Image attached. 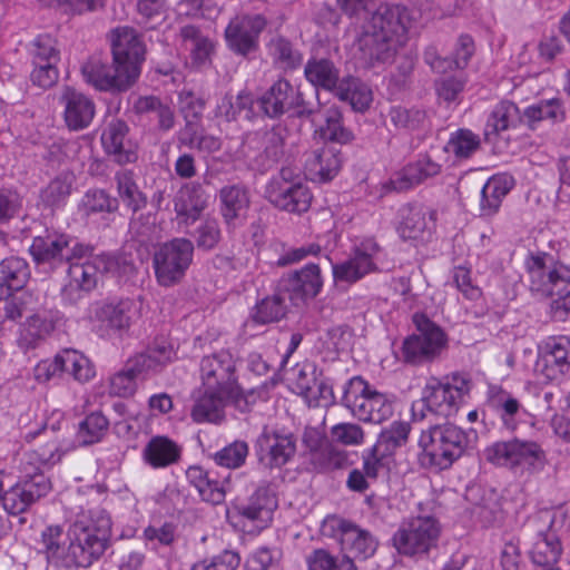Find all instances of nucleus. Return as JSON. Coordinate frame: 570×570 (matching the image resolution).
I'll return each instance as SVG.
<instances>
[{
	"instance_id": "c85d7f7f",
	"label": "nucleus",
	"mask_w": 570,
	"mask_h": 570,
	"mask_svg": "<svg viewBox=\"0 0 570 570\" xmlns=\"http://www.w3.org/2000/svg\"><path fill=\"white\" fill-rule=\"evenodd\" d=\"M208 202L209 195L199 183H186L174 197V210L185 223H195Z\"/></svg>"
},
{
	"instance_id": "a18cd8bd",
	"label": "nucleus",
	"mask_w": 570,
	"mask_h": 570,
	"mask_svg": "<svg viewBox=\"0 0 570 570\" xmlns=\"http://www.w3.org/2000/svg\"><path fill=\"white\" fill-rule=\"evenodd\" d=\"M335 96L343 101H348L353 109L357 111L368 109L373 100L372 90L356 78L342 79L336 88Z\"/></svg>"
},
{
	"instance_id": "c756f323",
	"label": "nucleus",
	"mask_w": 570,
	"mask_h": 570,
	"mask_svg": "<svg viewBox=\"0 0 570 570\" xmlns=\"http://www.w3.org/2000/svg\"><path fill=\"white\" fill-rule=\"evenodd\" d=\"M128 126L120 119L110 121L101 135V142L107 154L111 155L118 164H128L136 160L134 144L128 139Z\"/></svg>"
},
{
	"instance_id": "9b49d317",
	"label": "nucleus",
	"mask_w": 570,
	"mask_h": 570,
	"mask_svg": "<svg viewBox=\"0 0 570 570\" xmlns=\"http://www.w3.org/2000/svg\"><path fill=\"white\" fill-rule=\"evenodd\" d=\"M416 333L404 340L402 356L406 363L421 364L433 360L446 345L443 330L423 314H415Z\"/></svg>"
},
{
	"instance_id": "5701e85b",
	"label": "nucleus",
	"mask_w": 570,
	"mask_h": 570,
	"mask_svg": "<svg viewBox=\"0 0 570 570\" xmlns=\"http://www.w3.org/2000/svg\"><path fill=\"white\" fill-rule=\"evenodd\" d=\"M81 72L87 83L101 91H125L134 85L114 62L112 66H108L100 60L91 59L82 65Z\"/></svg>"
},
{
	"instance_id": "8fccbe9b",
	"label": "nucleus",
	"mask_w": 570,
	"mask_h": 570,
	"mask_svg": "<svg viewBox=\"0 0 570 570\" xmlns=\"http://www.w3.org/2000/svg\"><path fill=\"white\" fill-rule=\"evenodd\" d=\"M268 53L275 67L294 70L302 65L303 56L291 41L283 37L274 38L268 43Z\"/></svg>"
},
{
	"instance_id": "20e7f679",
	"label": "nucleus",
	"mask_w": 570,
	"mask_h": 570,
	"mask_svg": "<svg viewBox=\"0 0 570 570\" xmlns=\"http://www.w3.org/2000/svg\"><path fill=\"white\" fill-rule=\"evenodd\" d=\"M421 461L436 471L448 470L468 446V435L459 426L445 423L423 430L419 440Z\"/></svg>"
},
{
	"instance_id": "5fc2aeb1",
	"label": "nucleus",
	"mask_w": 570,
	"mask_h": 570,
	"mask_svg": "<svg viewBox=\"0 0 570 570\" xmlns=\"http://www.w3.org/2000/svg\"><path fill=\"white\" fill-rule=\"evenodd\" d=\"M108 426L109 421L101 412H92L79 423L77 440L81 445L97 443L106 434Z\"/></svg>"
},
{
	"instance_id": "1a4fd4ad",
	"label": "nucleus",
	"mask_w": 570,
	"mask_h": 570,
	"mask_svg": "<svg viewBox=\"0 0 570 570\" xmlns=\"http://www.w3.org/2000/svg\"><path fill=\"white\" fill-rule=\"evenodd\" d=\"M484 455L495 465L530 472L541 471L546 464V454L539 444L519 439L497 442L485 449Z\"/></svg>"
},
{
	"instance_id": "a211bd4d",
	"label": "nucleus",
	"mask_w": 570,
	"mask_h": 570,
	"mask_svg": "<svg viewBox=\"0 0 570 570\" xmlns=\"http://www.w3.org/2000/svg\"><path fill=\"white\" fill-rule=\"evenodd\" d=\"M267 21L262 14H242L234 17L225 29L228 48L239 56H248L258 48V38Z\"/></svg>"
},
{
	"instance_id": "69168bd1",
	"label": "nucleus",
	"mask_w": 570,
	"mask_h": 570,
	"mask_svg": "<svg viewBox=\"0 0 570 570\" xmlns=\"http://www.w3.org/2000/svg\"><path fill=\"white\" fill-rule=\"evenodd\" d=\"M332 440L347 446H358L363 444L365 433L361 425L345 422L333 425L330 430Z\"/></svg>"
},
{
	"instance_id": "680f3d73",
	"label": "nucleus",
	"mask_w": 570,
	"mask_h": 570,
	"mask_svg": "<svg viewBox=\"0 0 570 570\" xmlns=\"http://www.w3.org/2000/svg\"><path fill=\"white\" fill-rule=\"evenodd\" d=\"M248 455V445L245 441H235L213 455L214 462L223 468H240Z\"/></svg>"
},
{
	"instance_id": "412c9836",
	"label": "nucleus",
	"mask_w": 570,
	"mask_h": 570,
	"mask_svg": "<svg viewBox=\"0 0 570 570\" xmlns=\"http://www.w3.org/2000/svg\"><path fill=\"white\" fill-rule=\"evenodd\" d=\"M256 451L261 463L268 468H281L294 456L295 439L292 434L264 429L257 438Z\"/></svg>"
},
{
	"instance_id": "393cba45",
	"label": "nucleus",
	"mask_w": 570,
	"mask_h": 570,
	"mask_svg": "<svg viewBox=\"0 0 570 570\" xmlns=\"http://www.w3.org/2000/svg\"><path fill=\"white\" fill-rule=\"evenodd\" d=\"M539 519L547 525V529L538 530L530 550V557L534 564L543 568H556L562 546L559 537L552 530L553 518L549 512H543Z\"/></svg>"
},
{
	"instance_id": "6ab92c4d",
	"label": "nucleus",
	"mask_w": 570,
	"mask_h": 570,
	"mask_svg": "<svg viewBox=\"0 0 570 570\" xmlns=\"http://www.w3.org/2000/svg\"><path fill=\"white\" fill-rule=\"evenodd\" d=\"M535 371L546 382H558L570 371V338H547L535 364Z\"/></svg>"
},
{
	"instance_id": "9d476101",
	"label": "nucleus",
	"mask_w": 570,
	"mask_h": 570,
	"mask_svg": "<svg viewBox=\"0 0 570 570\" xmlns=\"http://www.w3.org/2000/svg\"><path fill=\"white\" fill-rule=\"evenodd\" d=\"M193 256L194 244L187 238H174L161 244L153 256L157 282L161 286L178 283L189 268Z\"/></svg>"
},
{
	"instance_id": "338daca9",
	"label": "nucleus",
	"mask_w": 570,
	"mask_h": 570,
	"mask_svg": "<svg viewBox=\"0 0 570 570\" xmlns=\"http://www.w3.org/2000/svg\"><path fill=\"white\" fill-rule=\"evenodd\" d=\"M72 178L70 175L56 177L42 190L41 198L49 206H56L65 202L71 193Z\"/></svg>"
},
{
	"instance_id": "2eb2a0df",
	"label": "nucleus",
	"mask_w": 570,
	"mask_h": 570,
	"mask_svg": "<svg viewBox=\"0 0 570 570\" xmlns=\"http://www.w3.org/2000/svg\"><path fill=\"white\" fill-rule=\"evenodd\" d=\"M203 389L219 390L225 394H240L236 376V361L227 350L205 355L199 365Z\"/></svg>"
},
{
	"instance_id": "cd10ccee",
	"label": "nucleus",
	"mask_w": 570,
	"mask_h": 570,
	"mask_svg": "<svg viewBox=\"0 0 570 570\" xmlns=\"http://www.w3.org/2000/svg\"><path fill=\"white\" fill-rule=\"evenodd\" d=\"M323 281L318 265L308 264L284 281L283 292L297 305L314 298L321 291Z\"/></svg>"
},
{
	"instance_id": "aec40b11",
	"label": "nucleus",
	"mask_w": 570,
	"mask_h": 570,
	"mask_svg": "<svg viewBox=\"0 0 570 570\" xmlns=\"http://www.w3.org/2000/svg\"><path fill=\"white\" fill-rule=\"evenodd\" d=\"M68 263V283L62 289V297L68 303L75 304L85 293H89L96 287L98 278L102 274L97 256H92V254L82 259L69 261Z\"/></svg>"
},
{
	"instance_id": "c03bdc74",
	"label": "nucleus",
	"mask_w": 570,
	"mask_h": 570,
	"mask_svg": "<svg viewBox=\"0 0 570 570\" xmlns=\"http://www.w3.org/2000/svg\"><path fill=\"white\" fill-rule=\"evenodd\" d=\"M305 77L314 86L336 94L338 87V70L328 59H312L305 66Z\"/></svg>"
},
{
	"instance_id": "49530a36",
	"label": "nucleus",
	"mask_w": 570,
	"mask_h": 570,
	"mask_svg": "<svg viewBox=\"0 0 570 570\" xmlns=\"http://www.w3.org/2000/svg\"><path fill=\"white\" fill-rule=\"evenodd\" d=\"M441 166L428 157L421 158L415 163L406 165L400 173L397 181H395L397 189H407L412 186L421 184L430 177H434L440 173Z\"/></svg>"
},
{
	"instance_id": "7ed1b4c3",
	"label": "nucleus",
	"mask_w": 570,
	"mask_h": 570,
	"mask_svg": "<svg viewBox=\"0 0 570 570\" xmlns=\"http://www.w3.org/2000/svg\"><path fill=\"white\" fill-rule=\"evenodd\" d=\"M524 265L530 291L542 297H552V318L564 321L570 313V265L548 253L530 254Z\"/></svg>"
},
{
	"instance_id": "e433bc0d",
	"label": "nucleus",
	"mask_w": 570,
	"mask_h": 570,
	"mask_svg": "<svg viewBox=\"0 0 570 570\" xmlns=\"http://www.w3.org/2000/svg\"><path fill=\"white\" fill-rule=\"evenodd\" d=\"M180 446L167 436H153L142 450V459L154 469L167 468L179 461Z\"/></svg>"
},
{
	"instance_id": "72a5a7b5",
	"label": "nucleus",
	"mask_w": 570,
	"mask_h": 570,
	"mask_svg": "<svg viewBox=\"0 0 570 570\" xmlns=\"http://www.w3.org/2000/svg\"><path fill=\"white\" fill-rule=\"evenodd\" d=\"M53 330L55 320L52 315L46 312L35 313L21 324L18 345L24 351L36 348L50 336Z\"/></svg>"
},
{
	"instance_id": "37998d69",
	"label": "nucleus",
	"mask_w": 570,
	"mask_h": 570,
	"mask_svg": "<svg viewBox=\"0 0 570 570\" xmlns=\"http://www.w3.org/2000/svg\"><path fill=\"white\" fill-rule=\"evenodd\" d=\"M179 35L186 49L190 51L194 63L203 66L209 61L214 45L197 27L184 26L180 28Z\"/></svg>"
},
{
	"instance_id": "a19ab883",
	"label": "nucleus",
	"mask_w": 570,
	"mask_h": 570,
	"mask_svg": "<svg viewBox=\"0 0 570 570\" xmlns=\"http://www.w3.org/2000/svg\"><path fill=\"white\" fill-rule=\"evenodd\" d=\"M65 530L62 525H47L40 533V551L45 554L49 564L65 569V557L67 548L63 541Z\"/></svg>"
},
{
	"instance_id": "f257e3e1",
	"label": "nucleus",
	"mask_w": 570,
	"mask_h": 570,
	"mask_svg": "<svg viewBox=\"0 0 570 570\" xmlns=\"http://www.w3.org/2000/svg\"><path fill=\"white\" fill-rule=\"evenodd\" d=\"M341 10L364 22L356 32L353 49L366 65L391 59L406 40L413 19L401 4H384L380 0H337Z\"/></svg>"
},
{
	"instance_id": "39448f33",
	"label": "nucleus",
	"mask_w": 570,
	"mask_h": 570,
	"mask_svg": "<svg viewBox=\"0 0 570 570\" xmlns=\"http://www.w3.org/2000/svg\"><path fill=\"white\" fill-rule=\"evenodd\" d=\"M342 404L353 416L366 423L381 424L394 412L393 401L361 376H354L345 384Z\"/></svg>"
},
{
	"instance_id": "6e6d98bb",
	"label": "nucleus",
	"mask_w": 570,
	"mask_h": 570,
	"mask_svg": "<svg viewBox=\"0 0 570 570\" xmlns=\"http://www.w3.org/2000/svg\"><path fill=\"white\" fill-rule=\"evenodd\" d=\"M63 372L69 373L78 382H88L94 377L95 371L90 361L76 350L61 351Z\"/></svg>"
},
{
	"instance_id": "3c124183",
	"label": "nucleus",
	"mask_w": 570,
	"mask_h": 570,
	"mask_svg": "<svg viewBox=\"0 0 570 570\" xmlns=\"http://www.w3.org/2000/svg\"><path fill=\"white\" fill-rule=\"evenodd\" d=\"M246 146L249 149L261 151L266 160L277 161L283 155V138L275 130H263L250 134L247 137Z\"/></svg>"
},
{
	"instance_id": "f704fd0d",
	"label": "nucleus",
	"mask_w": 570,
	"mask_h": 570,
	"mask_svg": "<svg viewBox=\"0 0 570 570\" xmlns=\"http://www.w3.org/2000/svg\"><path fill=\"white\" fill-rule=\"evenodd\" d=\"M489 404L499 415L502 425L511 432L518 428L522 414L525 413L519 400L500 386L489 389Z\"/></svg>"
},
{
	"instance_id": "e2e57ef3",
	"label": "nucleus",
	"mask_w": 570,
	"mask_h": 570,
	"mask_svg": "<svg viewBox=\"0 0 570 570\" xmlns=\"http://www.w3.org/2000/svg\"><path fill=\"white\" fill-rule=\"evenodd\" d=\"M524 115L530 121H541L546 119L559 121L564 118L561 101L556 98L541 100L538 104L529 106Z\"/></svg>"
},
{
	"instance_id": "0e129e2a",
	"label": "nucleus",
	"mask_w": 570,
	"mask_h": 570,
	"mask_svg": "<svg viewBox=\"0 0 570 570\" xmlns=\"http://www.w3.org/2000/svg\"><path fill=\"white\" fill-rule=\"evenodd\" d=\"M321 135L325 140L337 144H347L354 139L353 134L341 122V114L336 109H330L326 115V124L321 127Z\"/></svg>"
},
{
	"instance_id": "bb28decb",
	"label": "nucleus",
	"mask_w": 570,
	"mask_h": 570,
	"mask_svg": "<svg viewBox=\"0 0 570 570\" xmlns=\"http://www.w3.org/2000/svg\"><path fill=\"white\" fill-rule=\"evenodd\" d=\"M239 395L225 394L223 391L203 389V392L195 397L190 412L196 423L219 424L225 419V407Z\"/></svg>"
},
{
	"instance_id": "58836bf2",
	"label": "nucleus",
	"mask_w": 570,
	"mask_h": 570,
	"mask_svg": "<svg viewBox=\"0 0 570 570\" xmlns=\"http://www.w3.org/2000/svg\"><path fill=\"white\" fill-rule=\"evenodd\" d=\"M186 478L203 501L219 504L225 500L227 488L217 480L210 479L208 472L203 468L189 466L186 471Z\"/></svg>"
},
{
	"instance_id": "0eeeda50",
	"label": "nucleus",
	"mask_w": 570,
	"mask_h": 570,
	"mask_svg": "<svg viewBox=\"0 0 570 570\" xmlns=\"http://www.w3.org/2000/svg\"><path fill=\"white\" fill-rule=\"evenodd\" d=\"M265 195L279 210L301 215L312 204L313 195L298 173L284 167L267 184Z\"/></svg>"
},
{
	"instance_id": "13d9d810",
	"label": "nucleus",
	"mask_w": 570,
	"mask_h": 570,
	"mask_svg": "<svg viewBox=\"0 0 570 570\" xmlns=\"http://www.w3.org/2000/svg\"><path fill=\"white\" fill-rule=\"evenodd\" d=\"M410 430V424L406 422H393L390 428L381 432L374 451H380L383 448L384 453H392L407 442Z\"/></svg>"
},
{
	"instance_id": "c9c22d12",
	"label": "nucleus",
	"mask_w": 570,
	"mask_h": 570,
	"mask_svg": "<svg viewBox=\"0 0 570 570\" xmlns=\"http://www.w3.org/2000/svg\"><path fill=\"white\" fill-rule=\"evenodd\" d=\"M340 543L342 551L355 559H366L376 550V541L367 531L347 522L341 525Z\"/></svg>"
},
{
	"instance_id": "ea45409f",
	"label": "nucleus",
	"mask_w": 570,
	"mask_h": 570,
	"mask_svg": "<svg viewBox=\"0 0 570 570\" xmlns=\"http://www.w3.org/2000/svg\"><path fill=\"white\" fill-rule=\"evenodd\" d=\"M29 277L26 261L19 257L4 258L0 263V298H6L14 291H20Z\"/></svg>"
},
{
	"instance_id": "864d4df0",
	"label": "nucleus",
	"mask_w": 570,
	"mask_h": 570,
	"mask_svg": "<svg viewBox=\"0 0 570 570\" xmlns=\"http://www.w3.org/2000/svg\"><path fill=\"white\" fill-rule=\"evenodd\" d=\"M518 118V107L511 101H500L491 110L484 126V137L490 140L507 130Z\"/></svg>"
},
{
	"instance_id": "bf43d9fd",
	"label": "nucleus",
	"mask_w": 570,
	"mask_h": 570,
	"mask_svg": "<svg viewBox=\"0 0 570 570\" xmlns=\"http://www.w3.org/2000/svg\"><path fill=\"white\" fill-rule=\"evenodd\" d=\"M129 230L140 244H148L157 240L159 235V227L157 225V217L155 214H140L132 217L129 224Z\"/></svg>"
},
{
	"instance_id": "4d7b16f0",
	"label": "nucleus",
	"mask_w": 570,
	"mask_h": 570,
	"mask_svg": "<svg viewBox=\"0 0 570 570\" xmlns=\"http://www.w3.org/2000/svg\"><path fill=\"white\" fill-rule=\"evenodd\" d=\"M118 208V200L110 197V195L102 189H90L88 190L80 204V212L90 216L98 213H112Z\"/></svg>"
},
{
	"instance_id": "774afa93",
	"label": "nucleus",
	"mask_w": 570,
	"mask_h": 570,
	"mask_svg": "<svg viewBox=\"0 0 570 570\" xmlns=\"http://www.w3.org/2000/svg\"><path fill=\"white\" fill-rule=\"evenodd\" d=\"M279 560L277 549L259 548L247 559L245 570H277Z\"/></svg>"
},
{
	"instance_id": "09e8293b",
	"label": "nucleus",
	"mask_w": 570,
	"mask_h": 570,
	"mask_svg": "<svg viewBox=\"0 0 570 570\" xmlns=\"http://www.w3.org/2000/svg\"><path fill=\"white\" fill-rule=\"evenodd\" d=\"M254 99L252 95L240 91L236 97L224 96L216 108V115L225 118L227 121L236 120L239 117L250 119L253 112Z\"/></svg>"
},
{
	"instance_id": "a878e982",
	"label": "nucleus",
	"mask_w": 570,
	"mask_h": 570,
	"mask_svg": "<svg viewBox=\"0 0 570 570\" xmlns=\"http://www.w3.org/2000/svg\"><path fill=\"white\" fill-rule=\"evenodd\" d=\"M341 166V153L332 145L325 144L305 154V173L314 181L325 183L333 179Z\"/></svg>"
},
{
	"instance_id": "ddd939ff",
	"label": "nucleus",
	"mask_w": 570,
	"mask_h": 570,
	"mask_svg": "<svg viewBox=\"0 0 570 570\" xmlns=\"http://www.w3.org/2000/svg\"><path fill=\"white\" fill-rule=\"evenodd\" d=\"M111 51L115 66L135 83L146 53L140 35L131 27L116 28L111 31Z\"/></svg>"
},
{
	"instance_id": "4c0bfd02",
	"label": "nucleus",
	"mask_w": 570,
	"mask_h": 570,
	"mask_svg": "<svg viewBox=\"0 0 570 570\" xmlns=\"http://www.w3.org/2000/svg\"><path fill=\"white\" fill-rule=\"evenodd\" d=\"M514 186V179L507 174L494 175L481 189L480 215L493 216L501 207L503 198Z\"/></svg>"
},
{
	"instance_id": "f3484780",
	"label": "nucleus",
	"mask_w": 570,
	"mask_h": 570,
	"mask_svg": "<svg viewBox=\"0 0 570 570\" xmlns=\"http://www.w3.org/2000/svg\"><path fill=\"white\" fill-rule=\"evenodd\" d=\"M31 470L23 466V479L4 492L2 505L8 513L20 514L26 512L51 490V483L43 472L32 473Z\"/></svg>"
},
{
	"instance_id": "052dcab7",
	"label": "nucleus",
	"mask_w": 570,
	"mask_h": 570,
	"mask_svg": "<svg viewBox=\"0 0 570 570\" xmlns=\"http://www.w3.org/2000/svg\"><path fill=\"white\" fill-rule=\"evenodd\" d=\"M480 147V137L470 129H458L448 141V150L458 158H469Z\"/></svg>"
},
{
	"instance_id": "dca6fc26",
	"label": "nucleus",
	"mask_w": 570,
	"mask_h": 570,
	"mask_svg": "<svg viewBox=\"0 0 570 570\" xmlns=\"http://www.w3.org/2000/svg\"><path fill=\"white\" fill-rule=\"evenodd\" d=\"M91 250V246L81 244L67 235L39 236L33 239L30 247L31 255L37 263H49L53 266L82 259Z\"/></svg>"
},
{
	"instance_id": "f8f14e48",
	"label": "nucleus",
	"mask_w": 570,
	"mask_h": 570,
	"mask_svg": "<svg viewBox=\"0 0 570 570\" xmlns=\"http://www.w3.org/2000/svg\"><path fill=\"white\" fill-rule=\"evenodd\" d=\"M383 254V248L373 238L362 240L347 259L333 264L335 283L353 284L368 274L379 272Z\"/></svg>"
},
{
	"instance_id": "4468645a",
	"label": "nucleus",
	"mask_w": 570,
	"mask_h": 570,
	"mask_svg": "<svg viewBox=\"0 0 570 570\" xmlns=\"http://www.w3.org/2000/svg\"><path fill=\"white\" fill-rule=\"evenodd\" d=\"M277 508V499L272 489L259 485L246 502L234 505V518L237 524L247 532H259L267 528L273 520V513Z\"/></svg>"
},
{
	"instance_id": "423d86ee",
	"label": "nucleus",
	"mask_w": 570,
	"mask_h": 570,
	"mask_svg": "<svg viewBox=\"0 0 570 570\" xmlns=\"http://www.w3.org/2000/svg\"><path fill=\"white\" fill-rule=\"evenodd\" d=\"M441 524L432 514H417L404 519L392 537L396 551L405 557L421 558L435 548Z\"/></svg>"
},
{
	"instance_id": "6e6552de",
	"label": "nucleus",
	"mask_w": 570,
	"mask_h": 570,
	"mask_svg": "<svg viewBox=\"0 0 570 570\" xmlns=\"http://www.w3.org/2000/svg\"><path fill=\"white\" fill-rule=\"evenodd\" d=\"M470 390L471 381L462 374H452L444 381L430 377L423 389L422 401L430 412L449 417L458 411Z\"/></svg>"
},
{
	"instance_id": "4be33fe9",
	"label": "nucleus",
	"mask_w": 570,
	"mask_h": 570,
	"mask_svg": "<svg viewBox=\"0 0 570 570\" xmlns=\"http://www.w3.org/2000/svg\"><path fill=\"white\" fill-rule=\"evenodd\" d=\"M397 232L403 239L424 240L431 236L436 210L421 204H406L400 209Z\"/></svg>"
},
{
	"instance_id": "b1692460",
	"label": "nucleus",
	"mask_w": 570,
	"mask_h": 570,
	"mask_svg": "<svg viewBox=\"0 0 570 570\" xmlns=\"http://www.w3.org/2000/svg\"><path fill=\"white\" fill-rule=\"evenodd\" d=\"M138 305L132 299L106 303L95 311V320L101 330L119 335L127 332L138 317Z\"/></svg>"
},
{
	"instance_id": "7c9ffc66",
	"label": "nucleus",
	"mask_w": 570,
	"mask_h": 570,
	"mask_svg": "<svg viewBox=\"0 0 570 570\" xmlns=\"http://www.w3.org/2000/svg\"><path fill=\"white\" fill-rule=\"evenodd\" d=\"M61 99L65 105V121L69 129L81 130L91 124L95 116V104L89 97L67 87Z\"/></svg>"
},
{
	"instance_id": "473e14b6",
	"label": "nucleus",
	"mask_w": 570,
	"mask_h": 570,
	"mask_svg": "<svg viewBox=\"0 0 570 570\" xmlns=\"http://www.w3.org/2000/svg\"><path fill=\"white\" fill-rule=\"evenodd\" d=\"M174 351L169 344L165 341L155 342L145 352L131 357L126 367L129 373H132L136 377L156 372L165 364L171 361Z\"/></svg>"
},
{
	"instance_id": "de8ad7c7",
	"label": "nucleus",
	"mask_w": 570,
	"mask_h": 570,
	"mask_svg": "<svg viewBox=\"0 0 570 570\" xmlns=\"http://www.w3.org/2000/svg\"><path fill=\"white\" fill-rule=\"evenodd\" d=\"M117 191L124 205L134 213L147 205L146 195L139 189L134 174L129 170H120L115 175Z\"/></svg>"
},
{
	"instance_id": "603ef678",
	"label": "nucleus",
	"mask_w": 570,
	"mask_h": 570,
	"mask_svg": "<svg viewBox=\"0 0 570 570\" xmlns=\"http://www.w3.org/2000/svg\"><path fill=\"white\" fill-rule=\"evenodd\" d=\"M286 296L283 292H277L263 298L253 308L250 318L257 324H268L279 321L286 314Z\"/></svg>"
},
{
	"instance_id": "f03ea898",
	"label": "nucleus",
	"mask_w": 570,
	"mask_h": 570,
	"mask_svg": "<svg viewBox=\"0 0 570 570\" xmlns=\"http://www.w3.org/2000/svg\"><path fill=\"white\" fill-rule=\"evenodd\" d=\"M110 534L111 521L104 509H82L68 530L65 570L91 566L105 552Z\"/></svg>"
},
{
	"instance_id": "79ce46f5",
	"label": "nucleus",
	"mask_w": 570,
	"mask_h": 570,
	"mask_svg": "<svg viewBox=\"0 0 570 570\" xmlns=\"http://www.w3.org/2000/svg\"><path fill=\"white\" fill-rule=\"evenodd\" d=\"M218 196L220 213L227 224L240 217L249 206L248 191L240 185L224 186Z\"/></svg>"
},
{
	"instance_id": "2f4dec72",
	"label": "nucleus",
	"mask_w": 570,
	"mask_h": 570,
	"mask_svg": "<svg viewBox=\"0 0 570 570\" xmlns=\"http://www.w3.org/2000/svg\"><path fill=\"white\" fill-rule=\"evenodd\" d=\"M298 92L285 79H278L258 99L263 112L269 118H276L297 105Z\"/></svg>"
}]
</instances>
